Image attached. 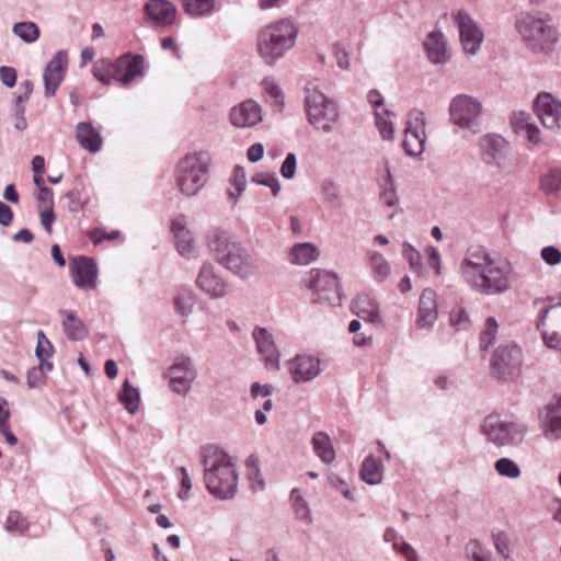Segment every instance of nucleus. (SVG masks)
<instances>
[{"mask_svg":"<svg viewBox=\"0 0 561 561\" xmlns=\"http://www.w3.org/2000/svg\"><path fill=\"white\" fill-rule=\"evenodd\" d=\"M118 399L125 409L130 413H135L139 408V390L133 387L128 379L124 381L118 393Z\"/></svg>","mask_w":561,"mask_h":561,"instance_id":"e433bc0d","label":"nucleus"},{"mask_svg":"<svg viewBox=\"0 0 561 561\" xmlns=\"http://www.w3.org/2000/svg\"><path fill=\"white\" fill-rule=\"evenodd\" d=\"M206 241L216 261L234 275L249 278L256 273V261L228 231L218 227L210 228Z\"/></svg>","mask_w":561,"mask_h":561,"instance_id":"7ed1b4c3","label":"nucleus"},{"mask_svg":"<svg viewBox=\"0 0 561 561\" xmlns=\"http://www.w3.org/2000/svg\"><path fill=\"white\" fill-rule=\"evenodd\" d=\"M355 313L364 321L380 325L382 323L377 301L369 294H359L354 300Z\"/></svg>","mask_w":561,"mask_h":561,"instance_id":"cd10ccee","label":"nucleus"},{"mask_svg":"<svg viewBox=\"0 0 561 561\" xmlns=\"http://www.w3.org/2000/svg\"><path fill=\"white\" fill-rule=\"evenodd\" d=\"M497 333V323L496 320L492 317L488 318L485 321V328L480 334V348L481 351H486L495 341Z\"/></svg>","mask_w":561,"mask_h":561,"instance_id":"de8ad7c7","label":"nucleus"},{"mask_svg":"<svg viewBox=\"0 0 561 561\" xmlns=\"http://www.w3.org/2000/svg\"><path fill=\"white\" fill-rule=\"evenodd\" d=\"M12 32L21 41L26 44H32L39 38L41 31L34 22H16L13 24Z\"/></svg>","mask_w":561,"mask_h":561,"instance_id":"ea45409f","label":"nucleus"},{"mask_svg":"<svg viewBox=\"0 0 561 561\" xmlns=\"http://www.w3.org/2000/svg\"><path fill=\"white\" fill-rule=\"evenodd\" d=\"M513 124L516 128L525 130L526 138L529 142H533V144L539 142V140H540L539 128L536 125L529 123L524 113H520L519 117H515V121L513 122Z\"/></svg>","mask_w":561,"mask_h":561,"instance_id":"49530a36","label":"nucleus"},{"mask_svg":"<svg viewBox=\"0 0 561 561\" xmlns=\"http://www.w3.org/2000/svg\"><path fill=\"white\" fill-rule=\"evenodd\" d=\"M449 322L456 330L462 331L468 330L471 324L469 316L462 307H456L450 311Z\"/></svg>","mask_w":561,"mask_h":561,"instance_id":"603ef678","label":"nucleus"},{"mask_svg":"<svg viewBox=\"0 0 561 561\" xmlns=\"http://www.w3.org/2000/svg\"><path fill=\"white\" fill-rule=\"evenodd\" d=\"M256 351L267 369H279L280 354L275 345L274 336L265 328L255 327L252 332Z\"/></svg>","mask_w":561,"mask_h":561,"instance_id":"a211bd4d","label":"nucleus"},{"mask_svg":"<svg viewBox=\"0 0 561 561\" xmlns=\"http://www.w3.org/2000/svg\"><path fill=\"white\" fill-rule=\"evenodd\" d=\"M307 286L312 291L313 302L331 307L342 305L341 288L335 273L312 268L309 272Z\"/></svg>","mask_w":561,"mask_h":561,"instance_id":"1a4fd4ad","label":"nucleus"},{"mask_svg":"<svg viewBox=\"0 0 561 561\" xmlns=\"http://www.w3.org/2000/svg\"><path fill=\"white\" fill-rule=\"evenodd\" d=\"M183 9L192 18H201L215 11V0H182Z\"/></svg>","mask_w":561,"mask_h":561,"instance_id":"58836bf2","label":"nucleus"},{"mask_svg":"<svg viewBox=\"0 0 561 561\" xmlns=\"http://www.w3.org/2000/svg\"><path fill=\"white\" fill-rule=\"evenodd\" d=\"M169 385L173 392L180 396H186L193 381L197 377V370L191 357L179 355L168 370Z\"/></svg>","mask_w":561,"mask_h":561,"instance_id":"f8f14e48","label":"nucleus"},{"mask_svg":"<svg viewBox=\"0 0 561 561\" xmlns=\"http://www.w3.org/2000/svg\"><path fill=\"white\" fill-rule=\"evenodd\" d=\"M252 182L271 188L272 195L276 197L280 191V183L274 173H256Z\"/></svg>","mask_w":561,"mask_h":561,"instance_id":"3c124183","label":"nucleus"},{"mask_svg":"<svg viewBox=\"0 0 561 561\" xmlns=\"http://www.w3.org/2000/svg\"><path fill=\"white\" fill-rule=\"evenodd\" d=\"M116 81L128 85L136 78L144 75L145 58L130 51L123 54L114 60Z\"/></svg>","mask_w":561,"mask_h":561,"instance_id":"6ab92c4d","label":"nucleus"},{"mask_svg":"<svg viewBox=\"0 0 561 561\" xmlns=\"http://www.w3.org/2000/svg\"><path fill=\"white\" fill-rule=\"evenodd\" d=\"M423 46L427 54V58L432 64L443 65L448 61L449 55L447 53V44L443 32H431L426 36Z\"/></svg>","mask_w":561,"mask_h":561,"instance_id":"a878e982","label":"nucleus"},{"mask_svg":"<svg viewBox=\"0 0 561 561\" xmlns=\"http://www.w3.org/2000/svg\"><path fill=\"white\" fill-rule=\"evenodd\" d=\"M425 133L404 129L403 149L408 156L417 157L424 151Z\"/></svg>","mask_w":561,"mask_h":561,"instance_id":"c9c22d12","label":"nucleus"},{"mask_svg":"<svg viewBox=\"0 0 561 561\" xmlns=\"http://www.w3.org/2000/svg\"><path fill=\"white\" fill-rule=\"evenodd\" d=\"M204 481L208 492L219 500L232 499L237 493L238 474L230 456L215 446L202 449Z\"/></svg>","mask_w":561,"mask_h":561,"instance_id":"f03ea898","label":"nucleus"},{"mask_svg":"<svg viewBox=\"0 0 561 561\" xmlns=\"http://www.w3.org/2000/svg\"><path fill=\"white\" fill-rule=\"evenodd\" d=\"M288 373L295 383L312 381L321 373V360L311 354H297L288 362Z\"/></svg>","mask_w":561,"mask_h":561,"instance_id":"4468645a","label":"nucleus"},{"mask_svg":"<svg viewBox=\"0 0 561 561\" xmlns=\"http://www.w3.org/2000/svg\"><path fill=\"white\" fill-rule=\"evenodd\" d=\"M262 121V107L252 99L242 101L229 112V122L237 128H252Z\"/></svg>","mask_w":561,"mask_h":561,"instance_id":"f3484780","label":"nucleus"},{"mask_svg":"<svg viewBox=\"0 0 561 561\" xmlns=\"http://www.w3.org/2000/svg\"><path fill=\"white\" fill-rule=\"evenodd\" d=\"M360 478L369 485L380 484L383 478V466L379 458L369 455L367 456L360 467Z\"/></svg>","mask_w":561,"mask_h":561,"instance_id":"2f4dec72","label":"nucleus"},{"mask_svg":"<svg viewBox=\"0 0 561 561\" xmlns=\"http://www.w3.org/2000/svg\"><path fill=\"white\" fill-rule=\"evenodd\" d=\"M425 115L424 112L417 108H413L408 114L405 129L425 133Z\"/></svg>","mask_w":561,"mask_h":561,"instance_id":"6e6d98bb","label":"nucleus"},{"mask_svg":"<svg viewBox=\"0 0 561 561\" xmlns=\"http://www.w3.org/2000/svg\"><path fill=\"white\" fill-rule=\"evenodd\" d=\"M376 126L385 140H391L394 135V127L392 122L381 117L376 113Z\"/></svg>","mask_w":561,"mask_h":561,"instance_id":"0e129e2a","label":"nucleus"},{"mask_svg":"<svg viewBox=\"0 0 561 561\" xmlns=\"http://www.w3.org/2000/svg\"><path fill=\"white\" fill-rule=\"evenodd\" d=\"M522 364L523 352L517 344H501L490 360L491 375L499 381H511L519 376Z\"/></svg>","mask_w":561,"mask_h":561,"instance_id":"6e6552de","label":"nucleus"},{"mask_svg":"<svg viewBox=\"0 0 561 561\" xmlns=\"http://www.w3.org/2000/svg\"><path fill=\"white\" fill-rule=\"evenodd\" d=\"M76 138L79 145L91 153H96L102 149V136L100 131L89 122H81L77 125Z\"/></svg>","mask_w":561,"mask_h":561,"instance_id":"bb28decb","label":"nucleus"},{"mask_svg":"<svg viewBox=\"0 0 561 561\" xmlns=\"http://www.w3.org/2000/svg\"><path fill=\"white\" fill-rule=\"evenodd\" d=\"M65 197L69 201L68 209L70 213H79L83 210L87 205V199L82 198L81 192L77 188L67 192Z\"/></svg>","mask_w":561,"mask_h":561,"instance_id":"13d9d810","label":"nucleus"},{"mask_svg":"<svg viewBox=\"0 0 561 561\" xmlns=\"http://www.w3.org/2000/svg\"><path fill=\"white\" fill-rule=\"evenodd\" d=\"M387 176L385 179V187L380 193V198L388 207H393L398 203V195L394 188L392 175L389 167H386Z\"/></svg>","mask_w":561,"mask_h":561,"instance_id":"09e8293b","label":"nucleus"},{"mask_svg":"<svg viewBox=\"0 0 561 561\" xmlns=\"http://www.w3.org/2000/svg\"><path fill=\"white\" fill-rule=\"evenodd\" d=\"M262 87L266 95L273 100V106L282 112L285 106L284 94L279 85L271 78L262 81Z\"/></svg>","mask_w":561,"mask_h":561,"instance_id":"79ce46f5","label":"nucleus"},{"mask_svg":"<svg viewBox=\"0 0 561 561\" xmlns=\"http://www.w3.org/2000/svg\"><path fill=\"white\" fill-rule=\"evenodd\" d=\"M46 376L42 373V368L37 366L31 367L26 373L27 386L30 389L39 388L45 383Z\"/></svg>","mask_w":561,"mask_h":561,"instance_id":"052dcab7","label":"nucleus"},{"mask_svg":"<svg viewBox=\"0 0 561 561\" xmlns=\"http://www.w3.org/2000/svg\"><path fill=\"white\" fill-rule=\"evenodd\" d=\"M290 500L293 502V508L296 518L302 520L307 525L312 523L309 506L306 500L301 496L298 489H293L290 492Z\"/></svg>","mask_w":561,"mask_h":561,"instance_id":"a19ab883","label":"nucleus"},{"mask_svg":"<svg viewBox=\"0 0 561 561\" xmlns=\"http://www.w3.org/2000/svg\"><path fill=\"white\" fill-rule=\"evenodd\" d=\"M540 187L547 194H554L561 190V170L550 169L541 179Z\"/></svg>","mask_w":561,"mask_h":561,"instance_id":"37998d69","label":"nucleus"},{"mask_svg":"<svg viewBox=\"0 0 561 561\" xmlns=\"http://www.w3.org/2000/svg\"><path fill=\"white\" fill-rule=\"evenodd\" d=\"M466 554L470 561H491L477 539H471L465 547Z\"/></svg>","mask_w":561,"mask_h":561,"instance_id":"5fc2aeb1","label":"nucleus"},{"mask_svg":"<svg viewBox=\"0 0 561 561\" xmlns=\"http://www.w3.org/2000/svg\"><path fill=\"white\" fill-rule=\"evenodd\" d=\"M437 320L436 293L426 288L422 291L415 325L421 330H431Z\"/></svg>","mask_w":561,"mask_h":561,"instance_id":"b1692460","label":"nucleus"},{"mask_svg":"<svg viewBox=\"0 0 561 561\" xmlns=\"http://www.w3.org/2000/svg\"><path fill=\"white\" fill-rule=\"evenodd\" d=\"M71 273L76 286L82 289H94L98 284V266L92 257L77 256L71 262Z\"/></svg>","mask_w":561,"mask_h":561,"instance_id":"aec40b11","label":"nucleus"},{"mask_svg":"<svg viewBox=\"0 0 561 561\" xmlns=\"http://www.w3.org/2000/svg\"><path fill=\"white\" fill-rule=\"evenodd\" d=\"M144 11L157 26H170L176 16V7L169 0H150L145 4Z\"/></svg>","mask_w":561,"mask_h":561,"instance_id":"5701e85b","label":"nucleus"},{"mask_svg":"<svg viewBox=\"0 0 561 561\" xmlns=\"http://www.w3.org/2000/svg\"><path fill=\"white\" fill-rule=\"evenodd\" d=\"M68 67V54L66 50L57 51L46 64L43 80L45 96L53 98L64 80Z\"/></svg>","mask_w":561,"mask_h":561,"instance_id":"dca6fc26","label":"nucleus"},{"mask_svg":"<svg viewBox=\"0 0 561 561\" xmlns=\"http://www.w3.org/2000/svg\"><path fill=\"white\" fill-rule=\"evenodd\" d=\"M59 314L62 317L61 325L68 340L82 341L85 339L88 334L87 328L76 311L61 309Z\"/></svg>","mask_w":561,"mask_h":561,"instance_id":"c85d7f7f","label":"nucleus"},{"mask_svg":"<svg viewBox=\"0 0 561 561\" xmlns=\"http://www.w3.org/2000/svg\"><path fill=\"white\" fill-rule=\"evenodd\" d=\"M392 549L402 554L408 561L419 560L417 553L414 550V548L410 543L404 541V539H400V541L397 542V545H393Z\"/></svg>","mask_w":561,"mask_h":561,"instance_id":"774afa93","label":"nucleus"},{"mask_svg":"<svg viewBox=\"0 0 561 561\" xmlns=\"http://www.w3.org/2000/svg\"><path fill=\"white\" fill-rule=\"evenodd\" d=\"M230 184L234 187L236 194L229 190L228 195L231 199H233V204H236L238 197L244 192L247 185L245 172L242 167L236 165L233 168L230 178Z\"/></svg>","mask_w":561,"mask_h":561,"instance_id":"c03bdc74","label":"nucleus"},{"mask_svg":"<svg viewBox=\"0 0 561 561\" xmlns=\"http://www.w3.org/2000/svg\"><path fill=\"white\" fill-rule=\"evenodd\" d=\"M28 524L26 519L18 511H11L8 514L5 522V529L9 533L24 534L27 530Z\"/></svg>","mask_w":561,"mask_h":561,"instance_id":"8fccbe9b","label":"nucleus"},{"mask_svg":"<svg viewBox=\"0 0 561 561\" xmlns=\"http://www.w3.org/2000/svg\"><path fill=\"white\" fill-rule=\"evenodd\" d=\"M481 432L488 442L496 447L519 444L525 435V427L516 422L504 421L497 415H489L481 425Z\"/></svg>","mask_w":561,"mask_h":561,"instance_id":"9b49d317","label":"nucleus"},{"mask_svg":"<svg viewBox=\"0 0 561 561\" xmlns=\"http://www.w3.org/2000/svg\"><path fill=\"white\" fill-rule=\"evenodd\" d=\"M367 256L374 279L383 283L390 275L391 267L386 257L377 251H368Z\"/></svg>","mask_w":561,"mask_h":561,"instance_id":"f704fd0d","label":"nucleus"},{"mask_svg":"<svg viewBox=\"0 0 561 561\" xmlns=\"http://www.w3.org/2000/svg\"><path fill=\"white\" fill-rule=\"evenodd\" d=\"M297 157L294 152L287 153L280 165V174L284 179L290 180L296 174Z\"/></svg>","mask_w":561,"mask_h":561,"instance_id":"bf43d9fd","label":"nucleus"},{"mask_svg":"<svg viewBox=\"0 0 561 561\" xmlns=\"http://www.w3.org/2000/svg\"><path fill=\"white\" fill-rule=\"evenodd\" d=\"M541 259L548 264V265H557L561 262V251L553 247L548 245L541 249L540 252Z\"/></svg>","mask_w":561,"mask_h":561,"instance_id":"338daca9","label":"nucleus"},{"mask_svg":"<svg viewBox=\"0 0 561 561\" xmlns=\"http://www.w3.org/2000/svg\"><path fill=\"white\" fill-rule=\"evenodd\" d=\"M319 256L318 248L309 242L295 244L289 252V261L297 265H308Z\"/></svg>","mask_w":561,"mask_h":561,"instance_id":"473e14b6","label":"nucleus"},{"mask_svg":"<svg viewBox=\"0 0 561 561\" xmlns=\"http://www.w3.org/2000/svg\"><path fill=\"white\" fill-rule=\"evenodd\" d=\"M197 287L210 298H222L227 295V283L215 272L210 263H204L196 277Z\"/></svg>","mask_w":561,"mask_h":561,"instance_id":"412c9836","label":"nucleus"},{"mask_svg":"<svg viewBox=\"0 0 561 561\" xmlns=\"http://www.w3.org/2000/svg\"><path fill=\"white\" fill-rule=\"evenodd\" d=\"M482 117L481 102L468 94H458L449 104V119L461 129L479 133Z\"/></svg>","mask_w":561,"mask_h":561,"instance_id":"9d476101","label":"nucleus"},{"mask_svg":"<svg viewBox=\"0 0 561 561\" xmlns=\"http://www.w3.org/2000/svg\"><path fill=\"white\" fill-rule=\"evenodd\" d=\"M543 344L553 351H561V334L557 331H541Z\"/></svg>","mask_w":561,"mask_h":561,"instance_id":"69168bd1","label":"nucleus"},{"mask_svg":"<svg viewBox=\"0 0 561 561\" xmlns=\"http://www.w3.org/2000/svg\"><path fill=\"white\" fill-rule=\"evenodd\" d=\"M459 270L465 282L482 295H499L510 288L511 263L493 257L484 247H469Z\"/></svg>","mask_w":561,"mask_h":561,"instance_id":"f257e3e1","label":"nucleus"},{"mask_svg":"<svg viewBox=\"0 0 561 561\" xmlns=\"http://www.w3.org/2000/svg\"><path fill=\"white\" fill-rule=\"evenodd\" d=\"M333 56L336 59L339 68L347 70L350 68V55L345 47L340 43H334L332 46Z\"/></svg>","mask_w":561,"mask_h":561,"instance_id":"e2e57ef3","label":"nucleus"},{"mask_svg":"<svg viewBox=\"0 0 561 561\" xmlns=\"http://www.w3.org/2000/svg\"><path fill=\"white\" fill-rule=\"evenodd\" d=\"M92 72L95 79L105 85L111 84L113 80L116 81L114 60L108 58L96 60L93 65Z\"/></svg>","mask_w":561,"mask_h":561,"instance_id":"4c0bfd02","label":"nucleus"},{"mask_svg":"<svg viewBox=\"0 0 561 561\" xmlns=\"http://www.w3.org/2000/svg\"><path fill=\"white\" fill-rule=\"evenodd\" d=\"M480 147L485 163L503 168L507 150V144L503 137L485 135L480 139Z\"/></svg>","mask_w":561,"mask_h":561,"instance_id":"393cba45","label":"nucleus"},{"mask_svg":"<svg viewBox=\"0 0 561 561\" xmlns=\"http://www.w3.org/2000/svg\"><path fill=\"white\" fill-rule=\"evenodd\" d=\"M193 306H194V298L190 293L181 294L174 300L175 310L182 317H188V314L193 310Z\"/></svg>","mask_w":561,"mask_h":561,"instance_id":"4d7b16f0","label":"nucleus"},{"mask_svg":"<svg viewBox=\"0 0 561 561\" xmlns=\"http://www.w3.org/2000/svg\"><path fill=\"white\" fill-rule=\"evenodd\" d=\"M534 111L548 129L561 128V102L556 100L550 93H539L534 101Z\"/></svg>","mask_w":561,"mask_h":561,"instance_id":"2eb2a0df","label":"nucleus"},{"mask_svg":"<svg viewBox=\"0 0 561 561\" xmlns=\"http://www.w3.org/2000/svg\"><path fill=\"white\" fill-rule=\"evenodd\" d=\"M299 30L291 19H280L257 34L256 50L267 66H274L295 46Z\"/></svg>","mask_w":561,"mask_h":561,"instance_id":"20e7f679","label":"nucleus"},{"mask_svg":"<svg viewBox=\"0 0 561 561\" xmlns=\"http://www.w3.org/2000/svg\"><path fill=\"white\" fill-rule=\"evenodd\" d=\"M320 193L323 203L331 209H340L343 205L340 185L331 180L325 179L321 182Z\"/></svg>","mask_w":561,"mask_h":561,"instance_id":"72a5a7b5","label":"nucleus"},{"mask_svg":"<svg viewBox=\"0 0 561 561\" xmlns=\"http://www.w3.org/2000/svg\"><path fill=\"white\" fill-rule=\"evenodd\" d=\"M304 108L307 122L314 129L325 134L331 133L340 119L336 102L312 83L305 87Z\"/></svg>","mask_w":561,"mask_h":561,"instance_id":"39448f33","label":"nucleus"},{"mask_svg":"<svg viewBox=\"0 0 561 561\" xmlns=\"http://www.w3.org/2000/svg\"><path fill=\"white\" fill-rule=\"evenodd\" d=\"M311 445L319 459L330 465L334 461L336 454L330 436L325 432H316L311 438Z\"/></svg>","mask_w":561,"mask_h":561,"instance_id":"c756f323","label":"nucleus"},{"mask_svg":"<svg viewBox=\"0 0 561 561\" xmlns=\"http://www.w3.org/2000/svg\"><path fill=\"white\" fill-rule=\"evenodd\" d=\"M543 435L547 439L553 442L561 438V397L557 399L554 404L548 407Z\"/></svg>","mask_w":561,"mask_h":561,"instance_id":"7c9ffc66","label":"nucleus"},{"mask_svg":"<svg viewBox=\"0 0 561 561\" xmlns=\"http://www.w3.org/2000/svg\"><path fill=\"white\" fill-rule=\"evenodd\" d=\"M402 255L409 262L412 270L419 271L421 268V254L411 244H403Z\"/></svg>","mask_w":561,"mask_h":561,"instance_id":"680f3d73","label":"nucleus"},{"mask_svg":"<svg viewBox=\"0 0 561 561\" xmlns=\"http://www.w3.org/2000/svg\"><path fill=\"white\" fill-rule=\"evenodd\" d=\"M453 20L458 27L460 43L465 53L476 55L484 38V34L478 23L463 9L453 13Z\"/></svg>","mask_w":561,"mask_h":561,"instance_id":"ddd939ff","label":"nucleus"},{"mask_svg":"<svg viewBox=\"0 0 561 561\" xmlns=\"http://www.w3.org/2000/svg\"><path fill=\"white\" fill-rule=\"evenodd\" d=\"M495 471L501 476L510 479H516L520 476L519 466L511 458H500L494 463Z\"/></svg>","mask_w":561,"mask_h":561,"instance_id":"a18cd8bd","label":"nucleus"},{"mask_svg":"<svg viewBox=\"0 0 561 561\" xmlns=\"http://www.w3.org/2000/svg\"><path fill=\"white\" fill-rule=\"evenodd\" d=\"M515 27L523 42L533 50H550L558 41V32L551 19L539 13L522 12L516 16Z\"/></svg>","mask_w":561,"mask_h":561,"instance_id":"423d86ee","label":"nucleus"},{"mask_svg":"<svg viewBox=\"0 0 561 561\" xmlns=\"http://www.w3.org/2000/svg\"><path fill=\"white\" fill-rule=\"evenodd\" d=\"M185 216L180 215L172 220L171 230L174 236L175 247L180 255L185 259H194L198 250L191 231L186 228Z\"/></svg>","mask_w":561,"mask_h":561,"instance_id":"4be33fe9","label":"nucleus"},{"mask_svg":"<svg viewBox=\"0 0 561 561\" xmlns=\"http://www.w3.org/2000/svg\"><path fill=\"white\" fill-rule=\"evenodd\" d=\"M210 157L198 151L185 154L175 165L174 175L180 191L186 196L198 193L208 180Z\"/></svg>","mask_w":561,"mask_h":561,"instance_id":"0eeeda50","label":"nucleus"},{"mask_svg":"<svg viewBox=\"0 0 561 561\" xmlns=\"http://www.w3.org/2000/svg\"><path fill=\"white\" fill-rule=\"evenodd\" d=\"M54 346L50 341L46 337L43 331L37 332V345L35 348V355L39 362H43V358H49L53 356Z\"/></svg>","mask_w":561,"mask_h":561,"instance_id":"864d4df0","label":"nucleus"}]
</instances>
